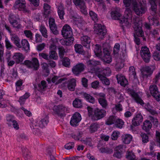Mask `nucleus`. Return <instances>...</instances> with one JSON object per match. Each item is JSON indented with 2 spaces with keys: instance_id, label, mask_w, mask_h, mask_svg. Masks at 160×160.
<instances>
[{
  "instance_id": "54",
  "label": "nucleus",
  "mask_w": 160,
  "mask_h": 160,
  "mask_svg": "<svg viewBox=\"0 0 160 160\" xmlns=\"http://www.w3.org/2000/svg\"><path fill=\"white\" fill-rule=\"evenodd\" d=\"M151 5V14L152 16H155L157 10V6L156 3L154 4L150 3Z\"/></svg>"
},
{
  "instance_id": "32",
  "label": "nucleus",
  "mask_w": 160,
  "mask_h": 160,
  "mask_svg": "<svg viewBox=\"0 0 160 160\" xmlns=\"http://www.w3.org/2000/svg\"><path fill=\"white\" fill-rule=\"evenodd\" d=\"M58 13L60 18L61 19H64L63 16L65 14L64 8L62 5H59L58 7Z\"/></svg>"
},
{
  "instance_id": "3",
  "label": "nucleus",
  "mask_w": 160,
  "mask_h": 160,
  "mask_svg": "<svg viewBox=\"0 0 160 160\" xmlns=\"http://www.w3.org/2000/svg\"><path fill=\"white\" fill-rule=\"evenodd\" d=\"M48 122V117L47 115H46L45 117L42 119L39 123L36 121L32 122L30 125V127L33 132L36 134L39 132L41 129L47 126Z\"/></svg>"
},
{
  "instance_id": "15",
  "label": "nucleus",
  "mask_w": 160,
  "mask_h": 160,
  "mask_svg": "<svg viewBox=\"0 0 160 160\" xmlns=\"http://www.w3.org/2000/svg\"><path fill=\"white\" fill-rule=\"evenodd\" d=\"M62 34L64 37L72 36L73 33L72 28L68 24L65 25L62 30Z\"/></svg>"
},
{
  "instance_id": "8",
  "label": "nucleus",
  "mask_w": 160,
  "mask_h": 160,
  "mask_svg": "<svg viewBox=\"0 0 160 160\" xmlns=\"http://www.w3.org/2000/svg\"><path fill=\"white\" fill-rule=\"evenodd\" d=\"M94 31L102 39L104 38L107 32V29L104 26L98 23L94 24Z\"/></svg>"
},
{
  "instance_id": "60",
  "label": "nucleus",
  "mask_w": 160,
  "mask_h": 160,
  "mask_svg": "<svg viewBox=\"0 0 160 160\" xmlns=\"http://www.w3.org/2000/svg\"><path fill=\"white\" fill-rule=\"evenodd\" d=\"M126 158L128 160L136 158V156L132 152H129L127 153Z\"/></svg>"
},
{
  "instance_id": "55",
  "label": "nucleus",
  "mask_w": 160,
  "mask_h": 160,
  "mask_svg": "<svg viewBox=\"0 0 160 160\" xmlns=\"http://www.w3.org/2000/svg\"><path fill=\"white\" fill-rule=\"evenodd\" d=\"M120 49V45L118 43L115 44L113 48V54L115 55H118Z\"/></svg>"
},
{
  "instance_id": "18",
  "label": "nucleus",
  "mask_w": 160,
  "mask_h": 160,
  "mask_svg": "<svg viewBox=\"0 0 160 160\" xmlns=\"http://www.w3.org/2000/svg\"><path fill=\"white\" fill-rule=\"evenodd\" d=\"M81 119V117L80 114L76 112L73 114L71 118L70 122V124L72 126H76Z\"/></svg>"
},
{
  "instance_id": "53",
  "label": "nucleus",
  "mask_w": 160,
  "mask_h": 160,
  "mask_svg": "<svg viewBox=\"0 0 160 160\" xmlns=\"http://www.w3.org/2000/svg\"><path fill=\"white\" fill-rule=\"evenodd\" d=\"M129 72L130 74L133 75V78L134 79L138 78L136 75V73L135 72V68L133 66H131L129 67Z\"/></svg>"
},
{
  "instance_id": "38",
  "label": "nucleus",
  "mask_w": 160,
  "mask_h": 160,
  "mask_svg": "<svg viewBox=\"0 0 160 160\" xmlns=\"http://www.w3.org/2000/svg\"><path fill=\"white\" fill-rule=\"evenodd\" d=\"M154 16H149L148 17V19L151 25H154V26H157L158 25L159 21L157 18L154 17Z\"/></svg>"
},
{
  "instance_id": "23",
  "label": "nucleus",
  "mask_w": 160,
  "mask_h": 160,
  "mask_svg": "<svg viewBox=\"0 0 160 160\" xmlns=\"http://www.w3.org/2000/svg\"><path fill=\"white\" fill-rule=\"evenodd\" d=\"M152 127V124L151 122L146 120L143 123L142 126V128L143 130L148 133Z\"/></svg>"
},
{
  "instance_id": "46",
  "label": "nucleus",
  "mask_w": 160,
  "mask_h": 160,
  "mask_svg": "<svg viewBox=\"0 0 160 160\" xmlns=\"http://www.w3.org/2000/svg\"><path fill=\"white\" fill-rule=\"evenodd\" d=\"M39 30L44 37L46 38L48 37L47 30L44 26L41 25L40 27Z\"/></svg>"
},
{
  "instance_id": "5",
  "label": "nucleus",
  "mask_w": 160,
  "mask_h": 160,
  "mask_svg": "<svg viewBox=\"0 0 160 160\" xmlns=\"http://www.w3.org/2000/svg\"><path fill=\"white\" fill-rule=\"evenodd\" d=\"M18 18L13 14H10L8 17V21L12 27L16 30H18L21 28L22 25L18 22Z\"/></svg>"
},
{
  "instance_id": "11",
  "label": "nucleus",
  "mask_w": 160,
  "mask_h": 160,
  "mask_svg": "<svg viewBox=\"0 0 160 160\" xmlns=\"http://www.w3.org/2000/svg\"><path fill=\"white\" fill-rule=\"evenodd\" d=\"M140 54L144 62L148 63L149 62L151 53L149 49L146 46L142 47L141 48Z\"/></svg>"
},
{
  "instance_id": "22",
  "label": "nucleus",
  "mask_w": 160,
  "mask_h": 160,
  "mask_svg": "<svg viewBox=\"0 0 160 160\" xmlns=\"http://www.w3.org/2000/svg\"><path fill=\"white\" fill-rule=\"evenodd\" d=\"M11 39L15 45L18 48L21 47V40L18 36L15 34H10Z\"/></svg>"
},
{
  "instance_id": "31",
  "label": "nucleus",
  "mask_w": 160,
  "mask_h": 160,
  "mask_svg": "<svg viewBox=\"0 0 160 160\" xmlns=\"http://www.w3.org/2000/svg\"><path fill=\"white\" fill-rule=\"evenodd\" d=\"M83 96L87 101L92 104L95 103V98L90 94L84 92L83 94Z\"/></svg>"
},
{
  "instance_id": "4",
  "label": "nucleus",
  "mask_w": 160,
  "mask_h": 160,
  "mask_svg": "<svg viewBox=\"0 0 160 160\" xmlns=\"http://www.w3.org/2000/svg\"><path fill=\"white\" fill-rule=\"evenodd\" d=\"M121 22H123L128 28L131 27L132 21V12L130 8H127L125 11L124 16H122Z\"/></svg>"
},
{
  "instance_id": "21",
  "label": "nucleus",
  "mask_w": 160,
  "mask_h": 160,
  "mask_svg": "<svg viewBox=\"0 0 160 160\" xmlns=\"http://www.w3.org/2000/svg\"><path fill=\"white\" fill-rule=\"evenodd\" d=\"M66 38L61 39L60 42L62 45L64 46H71L73 43L74 38L72 36L66 37Z\"/></svg>"
},
{
  "instance_id": "64",
  "label": "nucleus",
  "mask_w": 160,
  "mask_h": 160,
  "mask_svg": "<svg viewBox=\"0 0 160 160\" xmlns=\"http://www.w3.org/2000/svg\"><path fill=\"white\" fill-rule=\"evenodd\" d=\"M5 42L6 47L7 49H10L13 47V46L11 44L10 42L8 39H6L5 40Z\"/></svg>"
},
{
  "instance_id": "10",
  "label": "nucleus",
  "mask_w": 160,
  "mask_h": 160,
  "mask_svg": "<svg viewBox=\"0 0 160 160\" xmlns=\"http://www.w3.org/2000/svg\"><path fill=\"white\" fill-rule=\"evenodd\" d=\"M26 2L25 0H16L14 7L16 9L29 13L30 11L26 8Z\"/></svg>"
},
{
  "instance_id": "7",
  "label": "nucleus",
  "mask_w": 160,
  "mask_h": 160,
  "mask_svg": "<svg viewBox=\"0 0 160 160\" xmlns=\"http://www.w3.org/2000/svg\"><path fill=\"white\" fill-rule=\"evenodd\" d=\"M23 64L28 68H33L35 70H37L39 68V64L38 59L36 58H32L31 61L25 60Z\"/></svg>"
},
{
  "instance_id": "9",
  "label": "nucleus",
  "mask_w": 160,
  "mask_h": 160,
  "mask_svg": "<svg viewBox=\"0 0 160 160\" xmlns=\"http://www.w3.org/2000/svg\"><path fill=\"white\" fill-rule=\"evenodd\" d=\"M106 114L105 110L97 108L93 110V116L92 118V120L95 121L102 119L105 117Z\"/></svg>"
},
{
  "instance_id": "24",
  "label": "nucleus",
  "mask_w": 160,
  "mask_h": 160,
  "mask_svg": "<svg viewBox=\"0 0 160 160\" xmlns=\"http://www.w3.org/2000/svg\"><path fill=\"white\" fill-rule=\"evenodd\" d=\"M81 41L82 45L87 48H89L91 39L90 37L85 35L82 36L81 38Z\"/></svg>"
},
{
  "instance_id": "28",
  "label": "nucleus",
  "mask_w": 160,
  "mask_h": 160,
  "mask_svg": "<svg viewBox=\"0 0 160 160\" xmlns=\"http://www.w3.org/2000/svg\"><path fill=\"white\" fill-rule=\"evenodd\" d=\"M76 86V81L74 79H72L68 81L67 88L68 89L71 91H73L75 90Z\"/></svg>"
},
{
  "instance_id": "37",
  "label": "nucleus",
  "mask_w": 160,
  "mask_h": 160,
  "mask_svg": "<svg viewBox=\"0 0 160 160\" xmlns=\"http://www.w3.org/2000/svg\"><path fill=\"white\" fill-rule=\"evenodd\" d=\"M116 118L117 117L116 116L113 115L110 116L105 121V124L110 125L114 124Z\"/></svg>"
},
{
  "instance_id": "19",
  "label": "nucleus",
  "mask_w": 160,
  "mask_h": 160,
  "mask_svg": "<svg viewBox=\"0 0 160 160\" xmlns=\"http://www.w3.org/2000/svg\"><path fill=\"white\" fill-rule=\"evenodd\" d=\"M143 78H147L152 73L151 68L148 66H145L143 67L141 70Z\"/></svg>"
},
{
  "instance_id": "1",
  "label": "nucleus",
  "mask_w": 160,
  "mask_h": 160,
  "mask_svg": "<svg viewBox=\"0 0 160 160\" xmlns=\"http://www.w3.org/2000/svg\"><path fill=\"white\" fill-rule=\"evenodd\" d=\"M123 2L126 7H128L132 5L135 13L139 16H142L147 11L146 5L141 3H138L137 0H123Z\"/></svg>"
},
{
  "instance_id": "14",
  "label": "nucleus",
  "mask_w": 160,
  "mask_h": 160,
  "mask_svg": "<svg viewBox=\"0 0 160 160\" xmlns=\"http://www.w3.org/2000/svg\"><path fill=\"white\" fill-rule=\"evenodd\" d=\"M128 92L134 99V100L137 103L140 104L142 106H143L144 104V103L143 101L134 90L128 88Z\"/></svg>"
},
{
  "instance_id": "6",
  "label": "nucleus",
  "mask_w": 160,
  "mask_h": 160,
  "mask_svg": "<svg viewBox=\"0 0 160 160\" xmlns=\"http://www.w3.org/2000/svg\"><path fill=\"white\" fill-rule=\"evenodd\" d=\"M52 109L55 114L61 117L65 116V112L68 111L67 108L62 104L54 105Z\"/></svg>"
},
{
  "instance_id": "58",
  "label": "nucleus",
  "mask_w": 160,
  "mask_h": 160,
  "mask_svg": "<svg viewBox=\"0 0 160 160\" xmlns=\"http://www.w3.org/2000/svg\"><path fill=\"white\" fill-rule=\"evenodd\" d=\"M24 33L27 37L29 38L31 40H32L33 34L30 30H26L24 31Z\"/></svg>"
},
{
  "instance_id": "45",
  "label": "nucleus",
  "mask_w": 160,
  "mask_h": 160,
  "mask_svg": "<svg viewBox=\"0 0 160 160\" xmlns=\"http://www.w3.org/2000/svg\"><path fill=\"white\" fill-rule=\"evenodd\" d=\"M98 100L99 103L103 108H106L108 106V103L106 99L105 98H98Z\"/></svg>"
},
{
  "instance_id": "17",
  "label": "nucleus",
  "mask_w": 160,
  "mask_h": 160,
  "mask_svg": "<svg viewBox=\"0 0 160 160\" xmlns=\"http://www.w3.org/2000/svg\"><path fill=\"white\" fill-rule=\"evenodd\" d=\"M118 82L122 86L125 87L128 84V81L125 76L122 74H118L116 76Z\"/></svg>"
},
{
  "instance_id": "62",
  "label": "nucleus",
  "mask_w": 160,
  "mask_h": 160,
  "mask_svg": "<svg viewBox=\"0 0 160 160\" xmlns=\"http://www.w3.org/2000/svg\"><path fill=\"white\" fill-rule=\"evenodd\" d=\"M150 120L151 121L153 124L154 126L156 127L158 126V119L156 118H155L153 117H150Z\"/></svg>"
},
{
  "instance_id": "48",
  "label": "nucleus",
  "mask_w": 160,
  "mask_h": 160,
  "mask_svg": "<svg viewBox=\"0 0 160 160\" xmlns=\"http://www.w3.org/2000/svg\"><path fill=\"white\" fill-rule=\"evenodd\" d=\"M89 15L92 19L95 22H97L98 21V15L94 12L91 10L89 12Z\"/></svg>"
},
{
  "instance_id": "51",
  "label": "nucleus",
  "mask_w": 160,
  "mask_h": 160,
  "mask_svg": "<svg viewBox=\"0 0 160 160\" xmlns=\"http://www.w3.org/2000/svg\"><path fill=\"white\" fill-rule=\"evenodd\" d=\"M58 49L59 56L60 58L64 57V54L66 52L64 47L63 46L59 47Z\"/></svg>"
},
{
  "instance_id": "2",
  "label": "nucleus",
  "mask_w": 160,
  "mask_h": 160,
  "mask_svg": "<svg viewBox=\"0 0 160 160\" xmlns=\"http://www.w3.org/2000/svg\"><path fill=\"white\" fill-rule=\"evenodd\" d=\"M95 55L100 58L104 62L107 63H110L112 61L111 57L110 55L109 51L107 48L103 49L102 52L101 51V47L98 44H96L95 46L94 49Z\"/></svg>"
},
{
  "instance_id": "47",
  "label": "nucleus",
  "mask_w": 160,
  "mask_h": 160,
  "mask_svg": "<svg viewBox=\"0 0 160 160\" xmlns=\"http://www.w3.org/2000/svg\"><path fill=\"white\" fill-rule=\"evenodd\" d=\"M135 32V33L136 36L139 37H142L143 38V40L144 41L146 40V38L144 37V32L142 30V28L141 29H138L134 30Z\"/></svg>"
},
{
  "instance_id": "33",
  "label": "nucleus",
  "mask_w": 160,
  "mask_h": 160,
  "mask_svg": "<svg viewBox=\"0 0 160 160\" xmlns=\"http://www.w3.org/2000/svg\"><path fill=\"white\" fill-rule=\"evenodd\" d=\"M100 128V125L97 122L92 123L89 127V131L91 133L96 132L98 129Z\"/></svg>"
},
{
  "instance_id": "16",
  "label": "nucleus",
  "mask_w": 160,
  "mask_h": 160,
  "mask_svg": "<svg viewBox=\"0 0 160 160\" xmlns=\"http://www.w3.org/2000/svg\"><path fill=\"white\" fill-rule=\"evenodd\" d=\"M75 50L76 53L81 54L87 57L88 55V52L87 51L84 50L83 46L80 44H76L74 46Z\"/></svg>"
},
{
  "instance_id": "52",
  "label": "nucleus",
  "mask_w": 160,
  "mask_h": 160,
  "mask_svg": "<svg viewBox=\"0 0 160 160\" xmlns=\"http://www.w3.org/2000/svg\"><path fill=\"white\" fill-rule=\"evenodd\" d=\"M152 57L156 61H159L160 60V51H155L153 53Z\"/></svg>"
},
{
  "instance_id": "61",
  "label": "nucleus",
  "mask_w": 160,
  "mask_h": 160,
  "mask_svg": "<svg viewBox=\"0 0 160 160\" xmlns=\"http://www.w3.org/2000/svg\"><path fill=\"white\" fill-rule=\"evenodd\" d=\"M119 134L120 132H119L114 131L113 132L111 135V138L113 140H116L117 139Z\"/></svg>"
},
{
  "instance_id": "27",
  "label": "nucleus",
  "mask_w": 160,
  "mask_h": 160,
  "mask_svg": "<svg viewBox=\"0 0 160 160\" xmlns=\"http://www.w3.org/2000/svg\"><path fill=\"white\" fill-rule=\"evenodd\" d=\"M44 12L43 16L47 18H48L51 13V7L47 3H44L43 6Z\"/></svg>"
},
{
  "instance_id": "49",
  "label": "nucleus",
  "mask_w": 160,
  "mask_h": 160,
  "mask_svg": "<svg viewBox=\"0 0 160 160\" xmlns=\"http://www.w3.org/2000/svg\"><path fill=\"white\" fill-rule=\"evenodd\" d=\"M73 2L77 7L79 6L82 8L84 7L85 2L83 0H73Z\"/></svg>"
},
{
  "instance_id": "63",
  "label": "nucleus",
  "mask_w": 160,
  "mask_h": 160,
  "mask_svg": "<svg viewBox=\"0 0 160 160\" xmlns=\"http://www.w3.org/2000/svg\"><path fill=\"white\" fill-rule=\"evenodd\" d=\"M35 42L36 43L40 42L42 41V36L38 33H36L35 35Z\"/></svg>"
},
{
  "instance_id": "12",
  "label": "nucleus",
  "mask_w": 160,
  "mask_h": 160,
  "mask_svg": "<svg viewBox=\"0 0 160 160\" xmlns=\"http://www.w3.org/2000/svg\"><path fill=\"white\" fill-rule=\"evenodd\" d=\"M143 120V118L141 113L137 114L132 119L130 128L133 130L134 127L139 126Z\"/></svg>"
},
{
  "instance_id": "29",
  "label": "nucleus",
  "mask_w": 160,
  "mask_h": 160,
  "mask_svg": "<svg viewBox=\"0 0 160 160\" xmlns=\"http://www.w3.org/2000/svg\"><path fill=\"white\" fill-rule=\"evenodd\" d=\"M97 76L103 85L106 86H108L110 85V81L105 76H104L101 74H99Z\"/></svg>"
},
{
  "instance_id": "25",
  "label": "nucleus",
  "mask_w": 160,
  "mask_h": 160,
  "mask_svg": "<svg viewBox=\"0 0 160 160\" xmlns=\"http://www.w3.org/2000/svg\"><path fill=\"white\" fill-rule=\"evenodd\" d=\"M111 15L112 19L119 20L120 23H123V22L121 21L122 18V15L119 12L116 10L112 11L111 12Z\"/></svg>"
},
{
  "instance_id": "43",
  "label": "nucleus",
  "mask_w": 160,
  "mask_h": 160,
  "mask_svg": "<svg viewBox=\"0 0 160 160\" xmlns=\"http://www.w3.org/2000/svg\"><path fill=\"white\" fill-rule=\"evenodd\" d=\"M149 89L151 95H154L159 92L157 86L155 84L151 85L149 86Z\"/></svg>"
},
{
  "instance_id": "20",
  "label": "nucleus",
  "mask_w": 160,
  "mask_h": 160,
  "mask_svg": "<svg viewBox=\"0 0 160 160\" xmlns=\"http://www.w3.org/2000/svg\"><path fill=\"white\" fill-rule=\"evenodd\" d=\"M123 146L121 145L116 146L114 149L113 156L118 158H120L122 157Z\"/></svg>"
},
{
  "instance_id": "57",
  "label": "nucleus",
  "mask_w": 160,
  "mask_h": 160,
  "mask_svg": "<svg viewBox=\"0 0 160 160\" xmlns=\"http://www.w3.org/2000/svg\"><path fill=\"white\" fill-rule=\"evenodd\" d=\"M87 109L88 112V115L89 117L91 118L92 120V118L93 116V108L91 107L88 106L87 107Z\"/></svg>"
},
{
  "instance_id": "39",
  "label": "nucleus",
  "mask_w": 160,
  "mask_h": 160,
  "mask_svg": "<svg viewBox=\"0 0 160 160\" xmlns=\"http://www.w3.org/2000/svg\"><path fill=\"white\" fill-rule=\"evenodd\" d=\"M72 104L73 106L75 108H80L82 106V101L78 98H76L73 101Z\"/></svg>"
},
{
  "instance_id": "50",
  "label": "nucleus",
  "mask_w": 160,
  "mask_h": 160,
  "mask_svg": "<svg viewBox=\"0 0 160 160\" xmlns=\"http://www.w3.org/2000/svg\"><path fill=\"white\" fill-rule=\"evenodd\" d=\"M142 137V141L143 143H147L149 141L148 136L145 133H141L140 135Z\"/></svg>"
},
{
  "instance_id": "59",
  "label": "nucleus",
  "mask_w": 160,
  "mask_h": 160,
  "mask_svg": "<svg viewBox=\"0 0 160 160\" xmlns=\"http://www.w3.org/2000/svg\"><path fill=\"white\" fill-rule=\"evenodd\" d=\"M99 82L98 80H95L91 83V87L94 89H97L99 88Z\"/></svg>"
},
{
  "instance_id": "34",
  "label": "nucleus",
  "mask_w": 160,
  "mask_h": 160,
  "mask_svg": "<svg viewBox=\"0 0 160 160\" xmlns=\"http://www.w3.org/2000/svg\"><path fill=\"white\" fill-rule=\"evenodd\" d=\"M21 42V47L20 48H22L25 51H28L30 50L29 44L26 39H22Z\"/></svg>"
},
{
  "instance_id": "30",
  "label": "nucleus",
  "mask_w": 160,
  "mask_h": 160,
  "mask_svg": "<svg viewBox=\"0 0 160 160\" xmlns=\"http://www.w3.org/2000/svg\"><path fill=\"white\" fill-rule=\"evenodd\" d=\"M132 139V136L129 134H125L122 136V141L123 143L129 144Z\"/></svg>"
},
{
  "instance_id": "26",
  "label": "nucleus",
  "mask_w": 160,
  "mask_h": 160,
  "mask_svg": "<svg viewBox=\"0 0 160 160\" xmlns=\"http://www.w3.org/2000/svg\"><path fill=\"white\" fill-rule=\"evenodd\" d=\"M12 58L17 64H19L22 62L24 57L21 53H16L13 56Z\"/></svg>"
},
{
  "instance_id": "36",
  "label": "nucleus",
  "mask_w": 160,
  "mask_h": 160,
  "mask_svg": "<svg viewBox=\"0 0 160 160\" xmlns=\"http://www.w3.org/2000/svg\"><path fill=\"white\" fill-rule=\"evenodd\" d=\"M47 87V82L45 81H42L40 83L38 84L37 88L38 90L41 92H42L43 91L46 90Z\"/></svg>"
},
{
  "instance_id": "41",
  "label": "nucleus",
  "mask_w": 160,
  "mask_h": 160,
  "mask_svg": "<svg viewBox=\"0 0 160 160\" xmlns=\"http://www.w3.org/2000/svg\"><path fill=\"white\" fill-rule=\"evenodd\" d=\"M49 60H57L58 59V56L56 51H50L48 54Z\"/></svg>"
},
{
  "instance_id": "44",
  "label": "nucleus",
  "mask_w": 160,
  "mask_h": 160,
  "mask_svg": "<svg viewBox=\"0 0 160 160\" xmlns=\"http://www.w3.org/2000/svg\"><path fill=\"white\" fill-rule=\"evenodd\" d=\"M102 153H105L108 154H110L113 152V150L112 148L108 147H102L99 149Z\"/></svg>"
},
{
  "instance_id": "42",
  "label": "nucleus",
  "mask_w": 160,
  "mask_h": 160,
  "mask_svg": "<svg viewBox=\"0 0 160 160\" xmlns=\"http://www.w3.org/2000/svg\"><path fill=\"white\" fill-rule=\"evenodd\" d=\"M124 123L123 121L121 119L117 118L116 119V120L114 123V126L117 128H122L123 125Z\"/></svg>"
},
{
  "instance_id": "40",
  "label": "nucleus",
  "mask_w": 160,
  "mask_h": 160,
  "mask_svg": "<svg viewBox=\"0 0 160 160\" xmlns=\"http://www.w3.org/2000/svg\"><path fill=\"white\" fill-rule=\"evenodd\" d=\"M62 65L66 67H69L70 64V59L68 57H64L60 58Z\"/></svg>"
},
{
  "instance_id": "35",
  "label": "nucleus",
  "mask_w": 160,
  "mask_h": 160,
  "mask_svg": "<svg viewBox=\"0 0 160 160\" xmlns=\"http://www.w3.org/2000/svg\"><path fill=\"white\" fill-rule=\"evenodd\" d=\"M100 63L99 61L93 60H89L87 62L88 66L91 68H93L97 66L100 65Z\"/></svg>"
},
{
  "instance_id": "13",
  "label": "nucleus",
  "mask_w": 160,
  "mask_h": 160,
  "mask_svg": "<svg viewBox=\"0 0 160 160\" xmlns=\"http://www.w3.org/2000/svg\"><path fill=\"white\" fill-rule=\"evenodd\" d=\"M85 66L82 63H79L74 66L72 68V72L76 76H78L85 69Z\"/></svg>"
},
{
  "instance_id": "56",
  "label": "nucleus",
  "mask_w": 160,
  "mask_h": 160,
  "mask_svg": "<svg viewBox=\"0 0 160 160\" xmlns=\"http://www.w3.org/2000/svg\"><path fill=\"white\" fill-rule=\"evenodd\" d=\"M42 68L44 71V72L47 73L49 74V70L48 68V65L46 63L43 62L42 64Z\"/></svg>"
}]
</instances>
